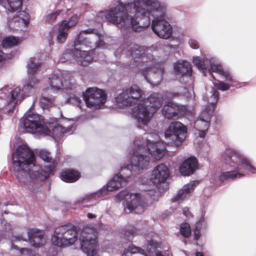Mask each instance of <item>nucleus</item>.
Masks as SVG:
<instances>
[{
	"label": "nucleus",
	"mask_w": 256,
	"mask_h": 256,
	"mask_svg": "<svg viewBox=\"0 0 256 256\" xmlns=\"http://www.w3.org/2000/svg\"><path fill=\"white\" fill-rule=\"evenodd\" d=\"M17 102H18V100L8 109L6 108L7 114H9L12 113L14 112V110L16 108V104L17 103Z\"/></svg>",
	"instance_id": "5fc2aeb1"
},
{
	"label": "nucleus",
	"mask_w": 256,
	"mask_h": 256,
	"mask_svg": "<svg viewBox=\"0 0 256 256\" xmlns=\"http://www.w3.org/2000/svg\"><path fill=\"white\" fill-rule=\"evenodd\" d=\"M166 8L162 4L150 15V24L153 32L160 38L166 40L172 34V28L166 20Z\"/></svg>",
	"instance_id": "0eeeda50"
},
{
	"label": "nucleus",
	"mask_w": 256,
	"mask_h": 256,
	"mask_svg": "<svg viewBox=\"0 0 256 256\" xmlns=\"http://www.w3.org/2000/svg\"><path fill=\"white\" fill-rule=\"evenodd\" d=\"M14 242H11V248L17 250H22V248H19L17 246L14 244Z\"/></svg>",
	"instance_id": "4d7b16f0"
},
{
	"label": "nucleus",
	"mask_w": 256,
	"mask_h": 256,
	"mask_svg": "<svg viewBox=\"0 0 256 256\" xmlns=\"http://www.w3.org/2000/svg\"><path fill=\"white\" fill-rule=\"evenodd\" d=\"M180 94L178 92H173L172 94V96L174 98L175 97H177L179 96Z\"/></svg>",
	"instance_id": "052dcab7"
},
{
	"label": "nucleus",
	"mask_w": 256,
	"mask_h": 256,
	"mask_svg": "<svg viewBox=\"0 0 256 256\" xmlns=\"http://www.w3.org/2000/svg\"><path fill=\"white\" fill-rule=\"evenodd\" d=\"M214 85L216 88L222 91L227 90L230 89V85L224 82L218 81V82L214 83Z\"/></svg>",
	"instance_id": "49530a36"
},
{
	"label": "nucleus",
	"mask_w": 256,
	"mask_h": 256,
	"mask_svg": "<svg viewBox=\"0 0 256 256\" xmlns=\"http://www.w3.org/2000/svg\"><path fill=\"white\" fill-rule=\"evenodd\" d=\"M162 4L156 0H132L120 2L107 11L104 15L108 22L120 26L122 30L132 28L140 32L150 24V15Z\"/></svg>",
	"instance_id": "f257e3e1"
},
{
	"label": "nucleus",
	"mask_w": 256,
	"mask_h": 256,
	"mask_svg": "<svg viewBox=\"0 0 256 256\" xmlns=\"http://www.w3.org/2000/svg\"><path fill=\"white\" fill-rule=\"evenodd\" d=\"M54 102V97L42 96L40 98V106L43 109H48L52 106Z\"/></svg>",
	"instance_id": "f704fd0d"
},
{
	"label": "nucleus",
	"mask_w": 256,
	"mask_h": 256,
	"mask_svg": "<svg viewBox=\"0 0 256 256\" xmlns=\"http://www.w3.org/2000/svg\"><path fill=\"white\" fill-rule=\"evenodd\" d=\"M106 98L104 91L97 88H88L82 92L83 100L90 108H99L105 103Z\"/></svg>",
	"instance_id": "f8f14e48"
},
{
	"label": "nucleus",
	"mask_w": 256,
	"mask_h": 256,
	"mask_svg": "<svg viewBox=\"0 0 256 256\" xmlns=\"http://www.w3.org/2000/svg\"><path fill=\"white\" fill-rule=\"evenodd\" d=\"M97 233L94 228H85L80 232V248L87 256H95L98 252Z\"/></svg>",
	"instance_id": "9d476101"
},
{
	"label": "nucleus",
	"mask_w": 256,
	"mask_h": 256,
	"mask_svg": "<svg viewBox=\"0 0 256 256\" xmlns=\"http://www.w3.org/2000/svg\"><path fill=\"white\" fill-rule=\"evenodd\" d=\"M204 213L202 212V216L200 218L199 220L196 223L195 225V227L196 228L200 229L201 230L202 229H204L207 226V220L205 217L204 216Z\"/></svg>",
	"instance_id": "c03bdc74"
},
{
	"label": "nucleus",
	"mask_w": 256,
	"mask_h": 256,
	"mask_svg": "<svg viewBox=\"0 0 256 256\" xmlns=\"http://www.w3.org/2000/svg\"><path fill=\"white\" fill-rule=\"evenodd\" d=\"M26 238L23 234H20L17 235H12L11 237V242H18L20 241H26Z\"/></svg>",
	"instance_id": "de8ad7c7"
},
{
	"label": "nucleus",
	"mask_w": 256,
	"mask_h": 256,
	"mask_svg": "<svg viewBox=\"0 0 256 256\" xmlns=\"http://www.w3.org/2000/svg\"><path fill=\"white\" fill-rule=\"evenodd\" d=\"M198 118L199 119L196 122V124H200V123L204 124V130H198V135L200 138H204L206 136L207 130L210 126V116L209 113L206 110L204 111Z\"/></svg>",
	"instance_id": "b1692460"
},
{
	"label": "nucleus",
	"mask_w": 256,
	"mask_h": 256,
	"mask_svg": "<svg viewBox=\"0 0 256 256\" xmlns=\"http://www.w3.org/2000/svg\"><path fill=\"white\" fill-rule=\"evenodd\" d=\"M27 236L30 244L36 248L42 246L45 242L42 232L36 228H32L28 232Z\"/></svg>",
	"instance_id": "aec40b11"
},
{
	"label": "nucleus",
	"mask_w": 256,
	"mask_h": 256,
	"mask_svg": "<svg viewBox=\"0 0 256 256\" xmlns=\"http://www.w3.org/2000/svg\"><path fill=\"white\" fill-rule=\"evenodd\" d=\"M59 12H52L47 16L46 20L48 22H54Z\"/></svg>",
	"instance_id": "09e8293b"
},
{
	"label": "nucleus",
	"mask_w": 256,
	"mask_h": 256,
	"mask_svg": "<svg viewBox=\"0 0 256 256\" xmlns=\"http://www.w3.org/2000/svg\"><path fill=\"white\" fill-rule=\"evenodd\" d=\"M187 128L178 121L171 122L164 132V138L168 144L178 146L182 145L186 138Z\"/></svg>",
	"instance_id": "1a4fd4ad"
},
{
	"label": "nucleus",
	"mask_w": 256,
	"mask_h": 256,
	"mask_svg": "<svg viewBox=\"0 0 256 256\" xmlns=\"http://www.w3.org/2000/svg\"><path fill=\"white\" fill-rule=\"evenodd\" d=\"M94 30V28H89L80 31L79 34L77 35L74 41V46L92 47L90 46L92 44V42L88 38L84 36V35L93 34Z\"/></svg>",
	"instance_id": "5701e85b"
},
{
	"label": "nucleus",
	"mask_w": 256,
	"mask_h": 256,
	"mask_svg": "<svg viewBox=\"0 0 256 256\" xmlns=\"http://www.w3.org/2000/svg\"><path fill=\"white\" fill-rule=\"evenodd\" d=\"M30 16L24 11H18L16 16L14 18V22H18L20 26L26 28L29 24Z\"/></svg>",
	"instance_id": "7c9ffc66"
},
{
	"label": "nucleus",
	"mask_w": 256,
	"mask_h": 256,
	"mask_svg": "<svg viewBox=\"0 0 256 256\" xmlns=\"http://www.w3.org/2000/svg\"><path fill=\"white\" fill-rule=\"evenodd\" d=\"M196 256H204V255L202 254V252H198L196 254Z\"/></svg>",
	"instance_id": "680f3d73"
},
{
	"label": "nucleus",
	"mask_w": 256,
	"mask_h": 256,
	"mask_svg": "<svg viewBox=\"0 0 256 256\" xmlns=\"http://www.w3.org/2000/svg\"><path fill=\"white\" fill-rule=\"evenodd\" d=\"M68 30L64 26H62L61 24H60L58 28V34L56 38L57 41L59 43H63L66 41L68 36Z\"/></svg>",
	"instance_id": "4c0bfd02"
},
{
	"label": "nucleus",
	"mask_w": 256,
	"mask_h": 256,
	"mask_svg": "<svg viewBox=\"0 0 256 256\" xmlns=\"http://www.w3.org/2000/svg\"><path fill=\"white\" fill-rule=\"evenodd\" d=\"M74 46V48L68 49L63 53L60 58V62H64L72 57L78 64L84 66H88L92 60L93 57L89 50H83L88 46Z\"/></svg>",
	"instance_id": "9b49d317"
},
{
	"label": "nucleus",
	"mask_w": 256,
	"mask_h": 256,
	"mask_svg": "<svg viewBox=\"0 0 256 256\" xmlns=\"http://www.w3.org/2000/svg\"><path fill=\"white\" fill-rule=\"evenodd\" d=\"M188 44L191 48L193 49H198L199 48L198 42L194 38H190L188 40Z\"/></svg>",
	"instance_id": "8fccbe9b"
},
{
	"label": "nucleus",
	"mask_w": 256,
	"mask_h": 256,
	"mask_svg": "<svg viewBox=\"0 0 256 256\" xmlns=\"http://www.w3.org/2000/svg\"><path fill=\"white\" fill-rule=\"evenodd\" d=\"M78 234V226L70 223L62 224L54 228L52 243L60 248L71 246L77 240Z\"/></svg>",
	"instance_id": "423d86ee"
},
{
	"label": "nucleus",
	"mask_w": 256,
	"mask_h": 256,
	"mask_svg": "<svg viewBox=\"0 0 256 256\" xmlns=\"http://www.w3.org/2000/svg\"><path fill=\"white\" fill-rule=\"evenodd\" d=\"M46 128L48 130L42 132V134L51 136L56 139H60L64 136V128L59 124L49 123L48 124H46Z\"/></svg>",
	"instance_id": "4be33fe9"
},
{
	"label": "nucleus",
	"mask_w": 256,
	"mask_h": 256,
	"mask_svg": "<svg viewBox=\"0 0 256 256\" xmlns=\"http://www.w3.org/2000/svg\"><path fill=\"white\" fill-rule=\"evenodd\" d=\"M78 18L77 14L72 15L68 20H63L60 24L62 26H64L66 29L68 30L72 27L75 26L78 22Z\"/></svg>",
	"instance_id": "e433bc0d"
},
{
	"label": "nucleus",
	"mask_w": 256,
	"mask_h": 256,
	"mask_svg": "<svg viewBox=\"0 0 256 256\" xmlns=\"http://www.w3.org/2000/svg\"><path fill=\"white\" fill-rule=\"evenodd\" d=\"M13 174L18 182L26 183L29 178L30 186L36 194L42 186V182L54 173L52 164L43 167L35 164V155L28 146L20 144L12 156Z\"/></svg>",
	"instance_id": "f03ea898"
},
{
	"label": "nucleus",
	"mask_w": 256,
	"mask_h": 256,
	"mask_svg": "<svg viewBox=\"0 0 256 256\" xmlns=\"http://www.w3.org/2000/svg\"><path fill=\"white\" fill-rule=\"evenodd\" d=\"M198 168V161L194 156L186 158L180 165L179 172L182 176H190L193 174Z\"/></svg>",
	"instance_id": "a211bd4d"
},
{
	"label": "nucleus",
	"mask_w": 256,
	"mask_h": 256,
	"mask_svg": "<svg viewBox=\"0 0 256 256\" xmlns=\"http://www.w3.org/2000/svg\"><path fill=\"white\" fill-rule=\"evenodd\" d=\"M66 102L82 108V102L80 96H78L75 94H70L66 98Z\"/></svg>",
	"instance_id": "ea45409f"
},
{
	"label": "nucleus",
	"mask_w": 256,
	"mask_h": 256,
	"mask_svg": "<svg viewBox=\"0 0 256 256\" xmlns=\"http://www.w3.org/2000/svg\"><path fill=\"white\" fill-rule=\"evenodd\" d=\"M208 90V89H206ZM219 98V93L218 90L213 87H210V91H207L206 94L203 98L204 100L207 102L208 104H210L212 112L214 111L215 106Z\"/></svg>",
	"instance_id": "393cba45"
},
{
	"label": "nucleus",
	"mask_w": 256,
	"mask_h": 256,
	"mask_svg": "<svg viewBox=\"0 0 256 256\" xmlns=\"http://www.w3.org/2000/svg\"><path fill=\"white\" fill-rule=\"evenodd\" d=\"M170 172L164 164H158L152 170L150 180L154 186H158L164 182L168 178Z\"/></svg>",
	"instance_id": "dca6fc26"
},
{
	"label": "nucleus",
	"mask_w": 256,
	"mask_h": 256,
	"mask_svg": "<svg viewBox=\"0 0 256 256\" xmlns=\"http://www.w3.org/2000/svg\"><path fill=\"white\" fill-rule=\"evenodd\" d=\"M200 229L196 228V227H194V239L195 240H198L200 238Z\"/></svg>",
	"instance_id": "603ef678"
},
{
	"label": "nucleus",
	"mask_w": 256,
	"mask_h": 256,
	"mask_svg": "<svg viewBox=\"0 0 256 256\" xmlns=\"http://www.w3.org/2000/svg\"><path fill=\"white\" fill-rule=\"evenodd\" d=\"M222 160L224 162V166L226 167L227 170L220 175L219 180L221 182L242 177L244 174L240 172L241 168L248 170L252 174H256V168L250 164L247 158L231 149H226L222 154Z\"/></svg>",
	"instance_id": "39448f33"
},
{
	"label": "nucleus",
	"mask_w": 256,
	"mask_h": 256,
	"mask_svg": "<svg viewBox=\"0 0 256 256\" xmlns=\"http://www.w3.org/2000/svg\"><path fill=\"white\" fill-rule=\"evenodd\" d=\"M142 92L136 84L124 90L116 98L118 104L124 106L136 105L135 118L138 123L146 126L157 110L162 105V95L154 92L142 100Z\"/></svg>",
	"instance_id": "20e7f679"
},
{
	"label": "nucleus",
	"mask_w": 256,
	"mask_h": 256,
	"mask_svg": "<svg viewBox=\"0 0 256 256\" xmlns=\"http://www.w3.org/2000/svg\"><path fill=\"white\" fill-rule=\"evenodd\" d=\"M138 230L135 227L126 229L124 230V238L128 241H132L134 236L138 234Z\"/></svg>",
	"instance_id": "58836bf2"
},
{
	"label": "nucleus",
	"mask_w": 256,
	"mask_h": 256,
	"mask_svg": "<svg viewBox=\"0 0 256 256\" xmlns=\"http://www.w3.org/2000/svg\"><path fill=\"white\" fill-rule=\"evenodd\" d=\"M180 232L183 237L188 238L192 234L190 224L186 222L182 223L180 225Z\"/></svg>",
	"instance_id": "c9c22d12"
},
{
	"label": "nucleus",
	"mask_w": 256,
	"mask_h": 256,
	"mask_svg": "<svg viewBox=\"0 0 256 256\" xmlns=\"http://www.w3.org/2000/svg\"><path fill=\"white\" fill-rule=\"evenodd\" d=\"M175 106L176 119L184 116L186 113L187 110L184 106L175 104Z\"/></svg>",
	"instance_id": "a18cd8bd"
},
{
	"label": "nucleus",
	"mask_w": 256,
	"mask_h": 256,
	"mask_svg": "<svg viewBox=\"0 0 256 256\" xmlns=\"http://www.w3.org/2000/svg\"><path fill=\"white\" fill-rule=\"evenodd\" d=\"M80 173L72 169H68L60 174V179L66 182H74L80 178Z\"/></svg>",
	"instance_id": "cd10ccee"
},
{
	"label": "nucleus",
	"mask_w": 256,
	"mask_h": 256,
	"mask_svg": "<svg viewBox=\"0 0 256 256\" xmlns=\"http://www.w3.org/2000/svg\"><path fill=\"white\" fill-rule=\"evenodd\" d=\"M104 44V42L102 40H98V41L96 43V48H100L102 46H103Z\"/></svg>",
	"instance_id": "6e6d98bb"
},
{
	"label": "nucleus",
	"mask_w": 256,
	"mask_h": 256,
	"mask_svg": "<svg viewBox=\"0 0 256 256\" xmlns=\"http://www.w3.org/2000/svg\"><path fill=\"white\" fill-rule=\"evenodd\" d=\"M162 113L168 119H176L175 105H164L162 108Z\"/></svg>",
	"instance_id": "473e14b6"
},
{
	"label": "nucleus",
	"mask_w": 256,
	"mask_h": 256,
	"mask_svg": "<svg viewBox=\"0 0 256 256\" xmlns=\"http://www.w3.org/2000/svg\"><path fill=\"white\" fill-rule=\"evenodd\" d=\"M198 182L192 181L184 185L182 188L178 191L176 196L171 198L172 202H180L186 196V194L192 192L198 185Z\"/></svg>",
	"instance_id": "412c9836"
},
{
	"label": "nucleus",
	"mask_w": 256,
	"mask_h": 256,
	"mask_svg": "<svg viewBox=\"0 0 256 256\" xmlns=\"http://www.w3.org/2000/svg\"><path fill=\"white\" fill-rule=\"evenodd\" d=\"M164 70V66L156 63L144 67L140 73L148 83L156 86L162 81Z\"/></svg>",
	"instance_id": "ddd939ff"
},
{
	"label": "nucleus",
	"mask_w": 256,
	"mask_h": 256,
	"mask_svg": "<svg viewBox=\"0 0 256 256\" xmlns=\"http://www.w3.org/2000/svg\"><path fill=\"white\" fill-rule=\"evenodd\" d=\"M6 88H3V89H2V91H3V92H4V90H6Z\"/></svg>",
	"instance_id": "e2e57ef3"
},
{
	"label": "nucleus",
	"mask_w": 256,
	"mask_h": 256,
	"mask_svg": "<svg viewBox=\"0 0 256 256\" xmlns=\"http://www.w3.org/2000/svg\"><path fill=\"white\" fill-rule=\"evenodd\" d=\"M20 123L22 128L32 134H42L48 130L43 117L40 114L31 113L29 110L20 120Z\"/></svg>",
	"instance_id": "6e6552de"
},
{
	"label": "nucleus",
	"mask_w": 256,
	"mask_h": 256,
	"mask_svg": "<svg viewBox=\"0 0 256 256\" xmlns=\"http://www.w3.org/2000/svg\"><path fill=\"white\" fill-rule=\"evenodd\" d=\"M116 196L120 199H126V208L130 212L136 214L142 213L144 207L142 204V200L138 193L125 194L124 192H120Z\"/></svg>",
	"instance_id": "2eb2a0df"
},
{
	"label": "nucleus",
	"mask_w": 256,
	"mask_h": 256,
	"mask_svg": "<svg viewBox=\"0 0 256 256\" xmlns=\"http://www.w3.org/2000/svg\"><path fill=\"white\" fill-rule=\"evenodd\" d=\"M76 130V126L74 125L68 126L66 128H64V134H71L72 132Z\"/></svg>",
	"instance_id": "3c124183"
},
{
	"label": "nucleus",
	"mask_w": 256,
	"mask_h": 256,
	"mask_svg": "<svg viewBox=\"0 0 256 256\" xmlns=\"http://www.w3.org/2000/svg\"><path fill=\"white\" fill-rule=\"evenodd\" d=\"M50 84L51 88L53 90H58L62 89H72V86H67L64 82H62V76L60 74H54L51 78H49Z\"/></svg>",
	"instance_id": "a878e982"
},
{
	"label": "nucleus",
	"mask_w": 256,
	"mask_h": 256,
	"mask_svg": "<svg viewBox=\"0 0 256 256\" xmlns=\"http://www.w3.org/2000/svg\"><path fill=\"white\" fill-rule=\"evenodd\" d=\"M6 2L8 10L11 12H14L20 10L22 7V0H0V4Z\"/></svg>",
	"instance_id": "2f4dec72"
},
{
	"label": "nucleus",
	"mask_w": 256,
	"mask_h": 256,
	"mask_svg": "<svg viewBox=\"0 0 256 256\" xmlns=\"http://www.w3.org/2000/svg\"><path fill=\"white\" fill-rule=\"evenodd\" d=\"M174 74L176 78L190 77L192 74V66L190 63L186 60L177 61L174 64Z\"/></svg>",
	"instance_id": "f3484780"
},
{
	"label": "nucleus",
	"mask_w": 256,
	"mask_h": 256,
	"mask_svg": "<svg viewBox=\"0 0 256 256\" xmlns=\"http://www.w3.org/2000/svg\"><path fill=\"white\" fill-rule=\"evenodd\" d=\"M38 80L36 78H29L24 84V86L22 90L21 98L22 100L25 98L27 94L32 92L34 90Z\"/></svg>",
	"instance_id": "c756f323"
},
{
	"label": "nucleus",
	"mask_w": 256,
	"mask_h": 256,
	"mask_svg": "<svg viewBox=\"0 0 256 256\" xmlns=\"http://www.w3.org/2000/svg\"><path fill=\"white\" fill-rule=\"evenodd\" d=\"M184 243H185V244H186V241H184Z\"/></svg>",
	"instance_id": "0e129e2a"
},
{
	"label": "nucleus",
	"mask_w": 256,
	"mask_h": 256,
	"mask_svg": "<svg viewBox=\"0 0 256 256\" xmlns=\"http://www.w3.org/2000/svg\"><path fill=\"white\" fill-rule=\"evenodd\" d=\"M210 74L214 79L212 72H216L222 76H224L226 80L232 81V77L230 76L228 70H224L220 65L212 63L210 64V69L208 70Z\"/></svg>",
	"instance_id": "bb28decb"
},
{
	"label": "nucleus",
	"mask_w": 256,
	"mask_h": 256,
	"mask_svg": "<svg viewBox=\"0 0 256 256\" xmlns=\"http://www.w3.org/2000/svg\"><path fill=\"white\" fill-rule=\"evenodd\" d=\"M182 214L188 218H190L192 216V214L190 212L189 208L188 207H184L183 208Z\"/></svg>",
	"instance_id": "864d4df0"
},
{
	"label": "nucleus",
	"mask_w": 256,
	"mask_h": 256,
	"mask_svg": "<svg viewBox=\"0 0 256 256\" xmlns=\"http://www.w3.org/2000/svg\"><path fill=\"white\" fill-rule=\"evenodd\" d=\"M127 54L133 59L136 65H140L144 62L154 61V56L149 53L145 52L144 48L138 44H134L127 50Z\"/></svg>",
	"instance_id": "4468645a"
},
{
	"label": "nucleus",
	"mask_w": 256,
	"mask_h": 256,
	"mask_svg": "<svg viewBox=\"0 0 256 256\" xmlns=\"http://www.w3.org/2000/svg\"><path fill=\"white\" fill-rule=\"evenodd\" d=\"M87 216L88 218H91V219L96 218V215H95L94 214H93L92 213H88L87 214Z\"/></svg>",
	"instance_id": "13d9d810"
},
{
	"label": "nucleus",
	"mask_w": 256,
	"mask_h": 256,
	"mask_svg": "<svg viewBox=\"0 0 256 256\" xmlns=\"http://www.w3.org/2000/svg\"><path fill=\"white\" fill-rule=\"evenodd\" d=\"M18 42V38L10 36L4 38L2 40V45L4 48H7L17 46Z\"/></svg>",
	"instance_id": "72a5a7b5"
},
{
	"label": "nucleus",
	"mask_w": 256,
	"mask_h": 256,
	"mask_svg": "<svg viewBox=\"0 0 256 256\" xmlns=\"http://www.w3.org/2000/svg\"><path fill=\"white\" fill-rule=\"evenodd\" d=\"M193 64L201 70L202 72L205 75L206 72V68L205 66L204 61L200 59L198 56H196L193 57Z\"/></svg>",
	"instance_id": "79ce46f5"
},
{
	"label": "nucleus",
	"mask_w": 256,
	"mask_h": 256,
	"mask_svg": "<svg viewBox=\"0 0 256 256\" xmlns=\"http://www.w3.org/2000/svg\"><path fill=\"white\" fill-rule=\"evenodd\" d=\"M4 59V52L0 50V62L2 61Z\"/></svg>",
	"instance_id": "bf43d9fd"
},
{
	"label": "nucleus",
	"mask_w": 256,
	"mask_h": 256,
	"mask_svg": "<svg viewBox=\"0 0 256 256\" xmlns=\"http://www.w3.org/2000/svg\"><path fill=\"white\" fill-rule=\"evenodd\" d=\"M38 156L44 162L50 163L52 162V158L50 152L46 150L42 149L38 152Z\"/></svg>",
	"instance_id": "a19ab883"
},
{
	"label": "nucleus",
	"mask_w": 256,
	"mask_h": 256,
	"mask_svg": "<svg viewBox=\"0 0 256 256\" xmlns=\"http://www.w3.org/2000/svg\"><path fill=\"white\" fill-rule=\"evenodd\" d=\"M41 63L36 60L35 58H30L27 64V72L28 76L36 78L35 75L39 70Z\"/></svg>",
	"instance_id": "c85d7f7f"
},
{
	"label": "nucleus",
	"mask_w": 256,
	"mask_h": 256,
	"mask_svg": "<svg viewBox=\"0 0 256 256\" xmlns=\"http://www.w3.org/2000/svg\"><path fill=\"white\" fill-rule=\"evenodd\" d=\"M147 150L148 153L156 160H158L166 154V152L165 146L160 142H153L150 140H146Z\"/></svg>",
	"instance_id": "6ab92c4d"
},
{
	"label": "nucleus",
	"mask_w": 256,
	"mask_h": 256,
	"mask_svg": "<svg viewBox=\"0 0 256 256\" xmlns=\"http://www.w3.org/2000/svg\"><path fill=\"white\" fill-rule=\"evenodd\" d=\"M144 148L138 145V148L132 150L130 164L122 166L120 171L114 175L104 186L96 192L86 194L84 196L76 200L78 204H86L92 201L97 198L102 197L109 192L115 191L122 186V182H126L131 175L140 174L144 170L148 168L149 157L141 153L142 149Z\"/></svg>",
	"instance_id": "7ed1b4c3"
},
{
	"label": "nucleus",
	"mask_w": 256,
	"mask_h": 256,
	"mask_svg": "<svg viewBox=\"0 0 256 256\" xmlns=\"http://www.w3.org/2000/svg\"><path fill=\"white\" fill-rule=\"evenodd\" d=\"M20 88L16 87L8 92V95L7 96V103L8 104L15 100L16 98L20 94Z\"/></svg>",
	"instance_id": "37998d69"
}]
</instances>
